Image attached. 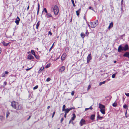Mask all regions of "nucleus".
I'll use <instances>...</instances> for the list:
<instances>
[{"label": "nucleus", "instance_id": "obj_50", "mask_svg": "<svg viewBox=\"0 0 129 129\" xmlns=\"http://www.w3.org/2000/svg\"><path fill=\"white\" fill-rule=\"evenodd\" d=\"M63 118H62L61 119V120H60V122L61 123H62L63 121Z\"/></svg>", "mask_w": 129, "mask_h": 129}, {"label": "nucleus", "instance_id": "obj_43", "mask_svg": "<svg viewBox=\"0 0 129 129\" xmlns=\"http://www.w3.org/2000/svg\"><path fill=\"white\" fill-rule=\"evenodd\" d=\"M50 67V65L48 64L45 67V68H48Z\"/></svg>", "mask_w": 129, "mask_h": 129}, {"label": "nucleus", "instance_id": "obj_57", "mask_svg": "<svg viewBox=\"0 0 129 129\" xmlns=\"http://www.w3.org/2000/svg\"><path fill=\"white\" fill-rule=\"evenodd\" d=\"M4 84L5 85L7 84V83L6 82H4Z\"/></svg>", "mask_w": 129, "mask_h": 129}, {"label": "nucleus", "instance_id": "obj_45", "mask_svg": "<svg viewBox=\"0 0 129 129\" xmlns=\"http://www.w3.org/2000/svg\"><path fill=\"white\" fill-rule=\"evenodd\" d=\"M90 87H91V86L90 85H89L88 86V87L87 88V90H89V89H90Z\"/></svg>", "mask_w": 129, "mask_h": 129}, {"label": "nucleus", "instance_id": "obj_47", "mask_svg": "<svg viewBox=\"0 0 129 129\" xmlns=\"http://www.w3.org/2000/svg\"><path fill=\"white\" fill-rule=\"evenodd\" d=\"M125 94L127 96H128L129 97V93H125Z\"/></svg>", "mask_w": 129, "mask_h": 129}, {"label": "nucleus", "instance_id": "obj_41", "mask_svg": "<svg viewBox=\"0 0 129 129\" xmlns=\"http://www.w3.org/2000/svg\"><path fill=\"white\" fill-rule=\"evenodd\" d=\"M54 43H53L52 46L50 48V49L49 50V51H50L52 49L53 47V45H54Z\"/></svg>", "mask_w": 129, "mask_h": 129}, {"label": "nucleus", "instance_id": "obj_16", "mask_svg": "<svg viewBox=\"0 0 129 129\" xmlns=\"http://www.w3.org/2000/svg\"><path fill=\"white\" fill-rule=\"evenodd\" d=\"M113 25V23L112 22L111 23H110L109 24V26H108V29H110V28L112 27Z\"/></svg>", "mask_w": 129, "mask_h": 129}, {"label": "nucleus", "instance_id": "obj_24", "mask_svg": "<svg viewBox=\"0 0 129 129\" xmlns=\"http://www.w3.org/2000/svg\"><path fill=\"white\" fill-rule=\"evenodd\" d=\"M117 105V103L115 102L113 104L112 106L114 107H116Z\"/></svg>", "mask_w": 129, "mask_h": 129}, {"label": "nucleus", "instance_id": "obj_55", "mask_svg": "<svg viewBox=\"0 0 129 129\" xmlns=\"http://www.w3.org/2000/svg\"><path fill=\"white\" fill-rule=\"evenodd\" d=\"M72 120H71V119L70 120V121L69 122V123L70 124L71 123V122H72Z\"/></svg>", "mask_w": 129, "mask_h": 129}, {"label": "nucleus", "instance_id": "obj_7", "mask_svg": "<svg viewBox=\"0 0 129 129\" xmlns=\"http://www.w3.org/2000/svg\"><path fill=\"white\" fill-rule=\"evenodd\" d=\"M99 108L100 109H104L105 108V106L101 104V103H99L98 104Z\"/></svg>", "mask_w": 129, "mask_h": 129}, {"label": "nucleus", "instance_id": "obj_34", "mask_svg": "<svg viewBox=\"0 0 129 129\" xmlns=\"http://www.w3.org/2000/svg\"><path fill=\"white\" fill-rule=\"evenodd\" d=\"M73 4V6L74 7H75V4L74 3V0H71Z\"/></svg>", "mask_w": 129, "mask_h": 129}, {"label": "nucleus", "instance_id": "obj_28", "mask_svg": "<svg viewBox=\"0 0 129 129\" xmlns=\"http://www.w3.org/2000/svg\"><path fill=\"white\" fill-rule=\"evenodd\" d=\"M81 36L82 38H84L85 37V34L82 33H81Z\"/></svg>", "mask_w": 129, "mask_h": 129}, {"label": "nucleus", "instance_id": "obj_13", "mask_svg": "<svg viewBox=\"0 0 129 129\" xmlns=\"http://www.w3.org/2000/svg\"><path fill=\"white\" fill-rule=\"evenodd\" d=\"M105 108L100 109V111L103 114H105Z\"/></svg>", "mask_w": 129, "mask_h": 129}, {"label": "nucleus", "instance_id": "obj_10", "mask_svg": "<svg viewBox=\"0 0 129 129\" xmlns=\"http://www.w3.org/2000/svg\"><path fill=\"white\" fill-rule=\"evenodd\" d=\"M123 56L124 57H126L128 58H129V52H126L123 55Z\"/></svg>", "mask_w": 129, "mask_h": 129}, {"label": "nucleus", "instance_id": "obj_1", "mask_svg": "<svg viewBox=\"0 0 129 129\" xmlns=\"http://www.w3.org/2000/svg\"><path fill=\"white\" fill-rule=\"evenodd\" d=\"M53 11L55 15H57L59 11V9L57 5H55L53 9Z\"/></svg>", "mask_w": 129, "mask_h": 129}, {"label": "nucleus", "instance_id": "obj_18", "mask_svg": "<svg viewBox=\"0 0 129 129\" xmlns=\"http://www.w3.org/2000/svg\"><path fill=\"white\" fill-rule=\"evenodd\" d=\"M3 45L4 46H7L8 45L9 43H6L5 42L3 41L2 42Z\"/></svg>", "mask_w": 129, "mask_h": 129}, {"label": "nucleus", "instance_id": "obj_44", "mask_svg": "<svg viewBox=\"0 0 129 129\" xmlns=\"http://www.w3.org/2000/svg\"><path fill=\"white\" fill-rule=\"evenodd\" d=\"M55 111H54V112L53 113L52 115V118H53L54 117V115H55Z\"/></svg>", "mask_w": 129, "mask_h": 129}, {"label": "nucleus", "instance_id": "obj_19", "mask_svg": "<svg viewBox=\"0 0 129 129\" xmlns=\"http://www.w3.org/2000/svg\"><path fill=\"white\" fill-rule=\"evenodd\" d=\"M44 67H42L38 71V73H40L41 71H43V70H44Z\"/></svg>", "mask_w": 129, "mask_h": 129}, {"label": "nucleus", "instance_id": "obj_6", "mask_svg": "<svg viewBox=\"0 0 129 129\" xmlns=\"http://www.w3.org/2000/svg\"><path fill=\"white\" fill-rule=\"evenodd\" d=\"M85 121L83 119L81 120L80 122V125L81 126H82L83 124H85Z\"/></svg>", "mask_w": 129, "mask_h": 129}, {"label": "nucleus", "instance_id": "obj_23", "mask_svg": "<svg viewBox=\"0 0 129 129\" xmlns=\"http://www.w3.org/2000/svg\"><path fill=\"white\" fill-rule=\"evenodd\" d=\"M65 55H66V54H63V55L61 57V60H63L65 59Z\"/></svg>", "mask_w": 129, "mask_h": 129}, {"label": "nucleus", "instance_id": "obj_49", "mask_svg": "<svg viewBox=\"0 0 129 129\" xmlns=\"http://www.w3.org/2000/svg\"><path fill=\"white\" fill-rule=\"evenodd\" d=\"M85 34H85V35L86 36H87L88 35V32H87V31H86V32L85 33Z\"/></svg>", "mask_w": 129, "mask_h": 129}, {"label": "nucleus", "instance_id": "obj_27", "mask_svg": "<svg viewBox=\"0 0 129 129\" xmlns=\"http://www.w3.org/2000/svg\"><path fill=\"white\" fill-rule=\"evenodd\" d=\"M40 25V23L39 22H38L37 24L36 28L38 29V27Z\"/></svg>", "mask_w": 129, "mask_h": 129}, {"label": "nucleus", "instance_id": "obj_52", "mask_svg": "<svg viewBox=\"0 0 129 129\" xmlns=\"http://www.w3.org/2000/svg\"><path fill=\"white\" fill-rule=\"evenodd\" d=\"M9 73V72H8L7 71H5V73L6 74H8V73Z\"/></svg>", "mask_w": 129, "mask_h": 129}, {"label": "nucleus", "instance_id": "obj_40", "mask_svg": "<svg viewBox=\"0 0 129 129\" xmlns=\"http://www.w3.org/2000/svg\"><path fill=\"white\" fill-rule=\"evenodd\" d=\"M2 75L3 77H4L6 76V75L5 73H3Z\"/></svg>", "mask_w": 129, "mask_h": 129}, {"label": "nucleus", "instance_id": "obj_39", "mask_svg": "<svg viewBox=\"0 0 129 129\" xmlns=\"http://www.w3.org/2000/svg\"><path fill=\"white\" fill-rule=\"evenodd\" d=\"M38 86L37 85L36 86H35L34 87V88H33V89L34 90H35V89H37L38 88Z\"/></svg>", "mask_w": 129, "mask_h": 129}, {"label": "nucleus", "instance_id": "obj_35", "mask_svg": "<svg viewBox=\"0 0 129 129\" xmlns=\"http://www.w3.org/2000/svg\"><path fill=\"white\" fill-rule=\"evenodd\" d=\"M123 107L124 108L126 109V108H127V105L126 104H124L123 106Z\"/></svg>", "mask_w": 129, "mask_h": 129}, {"label": "nucleus", "instance_id": "obj_32", "mask_svg": "<svg viewBox=\"0 0 129 129\" xmlns=\"http://www.w3.org/2000/svg\"><path fill=\"white\" fill-rule=\"evenodd\" d=\"M44 11L45 12V13L47 14V10L46 8H44L43 10V11L42 12V13H43V11Z\"/></svg>", "mask_w": 129, "mask_h": 129}, {"label": "nucleus", "instance_id": "obj_12", "mask_svg": "<svg viewBox=\"0 0 129 129\" xmlns=\"http://www.w3.org/2000/svg\"><path fill=\"white\" fill-rule=\"evenodd\" d=\"M17 102H13L11 103V106L13 107L14 108L15 105H16V103Z\"/></svg>", "mask_w": 129, "mask_h": 129}, {"label": "nucleus", "instance_id": "obj_46", "mask_svg": "<svg viewBox=\"0 0 129 129\" xmlns=\"http://www.w3.org/2000/svg\"><path fill=\"white\" fill-rule=\"evenodd\" d=\"M74 91H72L71 93V94L72 95V96H73L74 95Z\"/></svg>", "mask_w": 129, "mask_h": 129}, {"label": "nucleus", "instance_id": "obj_29", "mask_svg": "<svg viewBox=\"0 0 129 129\" xmlns=\"http://www.w3.org/2000/svg\"><path fill=\"white\" fill-rule=\"evenodd\" d=\"M48 16L47 17H52V15L51 14L49 13H47L46 14Z\"/></svg>", "mask_w": 129, "mask_h": 129}, {"label": "nucleus", "instance_id": "obj_63", "mask_svg": "<svg viewBox=\"0 0 129 129\" xmlns=\"http://www.w3.org/2000/svg\"><path fill=\"white\" fill-rule=\"evenodd\" d=\"M1 48H0V54L1 53Z\"/></svg>", "mask_w": 129, "mask_h": 129}, {"label": "nucleus", "instance_id": "obj_15", "mask_svg": "<svg viewBox=\"0 0 129 129\" xmlns=\"http://www.w3.org/2000/svg\"><path fill=\"white\" fill-rule=\"evenodd\" d=\"M65 69V67L64 66H63L61 67L59 69V71L60 72L63 71Z\"/></svg>", "mask_w": 129, "mask_h": 129}, {"label": "nucleus", "instance_id": "obj_31", "mask_svg": "<svg viewBox=\"0 0 129 129\" xmlns=\"http://www.w3.org/2000/svg\"><path fill=\"white\" fill-rule=\"evenodd\" d=\"M38 11H37V14L38 15L39 13V9H40V5L39 4H38Z\"/></svg>", "mask_w": 129, "mask_h": 129}, {"label": "nucleus", "instance_id": "obj_25", "mask_svg": "<svg viewBox=\"0 0 129 129\" xmlns=\"http://www.w3.org/2000/svg\"><path fill=\"white\" fill-rule=\"evenodd\" d=\"M31 53L34 55L35 57H36V55L35 54V51L34 50H31Z\"/></svg>", "mask_w": 129, "mask_h": 129}, {"label": "nucleus", "instance_id": "obj_64", "mask_svg": "<svg viewBox=\"0 0 129 129\" xmlns=\"http://www.w3.org/2000/svg\"><path fill=\"white\" fill-rule=\"evenodd\" d=\"M127 114V112L126 111V112H125V115H126V117H126V114Z\"/></svg>", "mask_w": 129, "mask_h": 129}, {"label": "nucleus", "instance_id": "obj_20", "mask_svg": "<svg viewBox=\"0 0 129 129\" xmlns=\"http://www.w3.org/2000/svg\"><path fill=\"white\" fill-rule=\"evenodd\" d=\"M73 117H72L71 120H72V121L74 120L75 118L76 117V115L74 113H73Z\"/></svg>", "mask_w": 129, "mask_h": 129}, {"label": "nucleus", "instance_id": "obj_21", "mask_svg": "<svg viewBox=\"0 0 129 129\" xmlns=\"http://www.w3.org/2000/svg\"><path fill=\"white\" fill-rule=\"evenodd\" d=\"M81 11V9H79L78 10L76 11V13L77 16H78L79 14V12Z\"/></svg>", "mask_w": 129, "mask_h": 129}, {"label": "nucleus", "instance_id": "obj_26", "mask_svg": "<svg viewBox=\"0 0 129 129\" xmlns=\"http://www.w3.org/2000/svg\"><path fill=\"white\" fill-rule=\"evenodd\" d=\"M106 82V81H104L103 82H101L99 83V85L101 86L102 84H104Z\"/></svg>", "mask_w": 129, "mask_h": 129}, {"label": "nucleus", "instance_id": "obj_2", "mask_svg": "<svg viewBox=\"0 0 129 129\" xmlns=\"http://www.w3.org/2000/svg\"><path fill=\"white\" fill-rule=\"evenodd\" d=\"M98 24V20H96V21L94 22H91L90 23V24L91 25V28H94Z\"/></svg>", "mask_w": 129, "mask_h": 129}, {"label": "nucleus", "instance_id": "obj_11", "mask_svg": "<svg viewBox=\"0 0 129 129\" xmlns=\"http://www.w3.org/2000/svg\"><path fill=\"white\" fill-rule=\"evenodd\" d=\"M123 51L122 48V46L120 45L119 46L118 49V52H120Z\"/></svg>", "mask_w": 129, "mask_h": 129}, {"label": "nucleus", "instance_id": "obj_48", "mask_svg": "<svg viewBox=\"0 0 129 129\" xmlns=\"http://www.w3.org/2000/svg\"><path fill=\"white\" fill-rule=\"evenodd\" d=\"M52 33L50 31H49L48 32V35H52Z\"/></svg>", "mask_w": 129, "mask_h": 129}, {"label": "nucleus", "instance_id": "obj_61", "mask_svg": "<svg viewBox=\"0 0 129 129\" xmlns=\"http://www.w3.org/2000/svg\"><path fill=\"white\" fill-rule=\"evenodd\" d=\"M30 118V116H29L27 119V120H28Z\"/></svg>", "mask_w": 129, "mask_h": 129}, {"label": "nucleus", "instance_id": "obj_5", "mask_svg": "<svg viewBox=\"0 0 129 129\" xmlns=\"http://www.w3.org/2000/svg\"><path fill=\"white\" fill-rule=\"evenodd\" d=\"M74 108L71 107L69 109H66L64 111L65 113L67 114L71 110H72L73 109H74Z\"/></svg>", "mask_w": 129, "mask_h": 129}, {"label": "nucleus", "instance_id": "obj_8", "mask_svg": "<svg viewBox=\"0 0 129 129\" xmlns=\"http://www.w3.org/2000/svg\"><path fill=\"white\" fill-rule=\"evenodd\" d=\"M20 21V19L19 18L18 16H17L16 19V20L15 22L17 25L19 24Z\"/></svg>", "mask_w": 129, "mask_h": 129}, {"label": "nucleus", "instance_id": "obj_42", "mask_svg": "<svg viewBox=\"0 0 129 129\" xmlns=\"http://www.w3.org/2000/svg\"><path fill=\"white\" fill-rule=\"evenodd\" d=\"M50 80V79L49 78H48L46 79V81L47 82L49 81Z\"/></svg>", "mask_w": 129, "mask_h": 129}, {"label": "nucleus", "instance_id": "obj_30", "mask_svg": "<svg viewBox=\"0 0 129 129\" xmlns=\"http://www.w3.org/2000/svg\"><path fill=\"white\" fill-rule=\"evenodd\" d=\"M10 114V113L8 111L6 112V118H7Z\"/></svg>", "mask_w": 129, "mask_h": 129}, {"label": "nucleus", "instance_id": "obj_22", "mask_svg": "<svg viewBox=\"0 0 129 129\" xmlns=\"http://www.w3.org/2000/svg\"><path fill=\"white\" fill-rule=\"evenodd\" d=\"M95 117V115L94 114L90 116V119L92 120L94 119V117Z\"/></svg>", "mask_w": 129, "mask_h": 129}, {"label": "nucleus", "instance_id": "obj_4", "mask_svg": "<svg viewBox=\"0 0 129 129\" xmlns=\"http://www.w3.org/2000/svg\"><path fill=\"white\" fill-rule=\"evenodd\" d=\"M92 59L91 55V54H89L87 57V63L89 62Z\"/></svg>", "mask_w": 129, "mask_h": 129}, {"label": "nucleus", "instance_id": "obj_17", "mask_svg": "<svg viewBox=\"0 0 129 129\" xmlns=\"http://www.w3.org/2000/svg\"><path fill=\"white\" fill-rule=\"evenodd\" d=\"M124 51H126L128 49V47L127 45H126L124 47Z\"/></svg>", "mask_w": 129, "mask_h": 129}, {"label": "nucleus", "instance_id": "obj_14", "mask_svg": "<svg viewBox=\"0 0 129 129\" xmlns=\"http://www.w3.org/2000/svg\"><path fill=\"white\" fill-rule=\"evenodd\" d=\"M103 118V117L100 116L99 114H98L97 116V120H98L99 119L101 120Z\"/></svg>", "mask_w": 129, "mask_h": 129}, {"label": "nucleus", "instance_id": "obj_9", "mask_svg": "<svg viewBox=\"0 0 129 129\" xmlns=\"http://www.w3.org/2000/svg\"><path fill=\"white\" fill-rule=\"evenodd\" d=\"M27 58L29 60L33 59H34V57L31 54H29L27 56Z\"/></svg>", "mask_w": 129, "mask_h": 129}, {"label": "nucleus", "instance_id": "obj_38", "mask_svg": "<svg viewBox=\"0 0 129 129\" xmlns=\"http://www.w3.org/2000/svg\"><path fill=\"white\" fill-rule=\"evenodd\" d=\"M89 8L90 9L92 10L93 11H94V12H95V11H94V10L93 8L92 7H90Z\"/></svg>", "mask_w": 129, "mask_h": 129}, {"label": "nucleus", "instance_id": "obj_53", "mask_svg": "<svg viewBox=\"0 0 129 129\" xmlns=\"http://www.w3.org/2000/svg\"><path fill=\"white\" fill-rule=\"evenodd\" d=\"M92 105L91 106H90V107L89 108H89V109H90V110H92L93 109L92 108Z\"/></svg>", "mask_w": 129, "mask_h": 129}, {"label": "nucleus", "instance_id": "obj_33", "mask_svg": "<svg viewBox=\"0 0 129 129\" xmlns=\"http://www.w3.org/2000/svg\"><path fill=\"white\" fill-rule=\"evenodd\" d=\"M65 107H66L65 105H63V106L62 109V111H63L64 110H65L66 109H65Z\"/></svg>", "mask_w": 129, "mask_h": 129}, {"label": "nucleus", "instance_id": "obj_37", "mask_svg": "<svg viewBox=\"0 0 129 129\" xmlns=\"http://www.w3.org/2000/svg\"><path fill=\"white\" fill-rule=\"evenodd\" d=\"M4 118L3 116H0V119L1 120H2Z\"/></svg>", "mask_w": 129, "mask_h": 129}, {"label": "nucleus", "instance_id": "obj_51", "mask_svg": "<svg viewBox=\"0 0 129 129\" xmlns=\"http://www.w3.org/2000/svg\"><path fill=\"white\" fill-rule=\"evenodd\" d=\"M86 23L87 24L88 26L89 27H91V25H90L88 23V22H86Z\"/></svg>", "mask_w": 129, "mask_h": 129}, {"label": "nucleus", "instance_id": "obj_62", "mask_svg": "<svg viewBox=\"0 0 129 129\" xmlns=\"http://www.w3.org/2000/svg\"><path fill=\"white\" fill-rule=\"evenodd\" d=\"M50 107L49 106H48L47 107V109H48L50 108Z\"/></svg>", "mask_w": 129, "mask_h": 129}, {"label": "nucleus", "instance_id": "obj_60", "mask_svg": "<svg viewBox=\"0 0 129 129\" xmlns=\"http://www.w3.org/2000/svg\"><path fill=\"white\" fill-rule=\"evenodd\" d=\"M29 5L27 7V10H28L29 9Z\"/></svg>", "mask_w": 129, "mask_h": 129}, {"label": "nucleus", "instance_id": "obj_36", "mask_svg": "<svg viewBox=\"0 0 129 129\" xmlns=\"http://www.w3.org/2000/svg\"><path fill=\"white\" fill-rule=\"evenodd\" d=\"M115 76L116 74H114L112 75V78H114L115 77Z\"/></svg>", "mask_w": 129, "mask_h": 129}, {"label": "nucleus", "instance_id": "obj_59", "mask_svg": "<svg viewBox=\"0 0 129 129\" xmlns=\"http://www.w3.org/2000/svg\"><path fill=\"white\" fill-rule=\"evenodd\" d=\"M89 109V108H85V111H87V110H88Z\"/></svg>", "mask_w": 129, "mask_h": 129}, {"label": "nucleus", "instance_id": "obj_58", "mask_svg": "<svg viewBox=\"0 0 129 129\" xmlns=\"http://www.w3.org/2000/svg\"><path fill=\"white\" fill-rule=\"evenodd\" d=\"M67 114H66V113H65V114H64V117L65 118H66V117Z\"/></svg>", "mask_w": 129, "mask_h": 129}, {"label": "nucleus", "instance_id": "obj_54", "mask_svg": "<svg viewBox=\"0 0 129 129\" xmlns=\"http://www.w3.org/2000/svg\"><path fill=\"white\" fill-rule=\"evenodd\" d=\"M124 47H122V51H124Z\"/></svg>", "mask_w": 129, "mask_h": 129}, {"label": "nucleus", "instance_id": "obj_56", "mask_svg": "<svg viewBox=\"0 0 129 129\" xmlns=\"http://www.w3.org/2000/svg\"><path fill=\"white\" fill-rule=\"evenodd\" d=\"M31 68H29V69H26V70L27 71L29 70Z\"/></svg>", "mask_w": 129, "mask_h": 129}, {"label": "nucleus", "instance_id": "obj_3", "mask_svg": "<svg viewBox=\"0 0 129 129\" xmlns=\"http://www.w3.org/2000/svg\"><path fill=\"white\" fill-rule=\"evenodd\" d=\"M14 108L16 110H20L21 109V106L19 105V104L18 103H16V105H15Z\"/></svg>", "mask_w": 129, "mask_h": 129}]
</instances>
